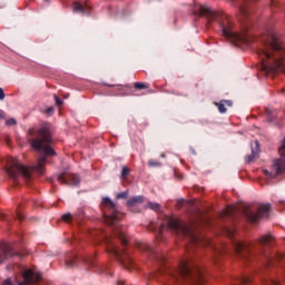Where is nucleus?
I'll return each instance as SVG.
<instances>
[{"label": "nucleus", "mask_w": 285, "mask_h": 285, "mask_svg": "<svg viewBox=\"0 0 285 285\" xmlns=\"http://www.w3.org/2000/svg\"><path fill=\"white\" fill-rule=\"evenodd\" d=\"M194 14L197 17H206L208 23L218 21L223 28L224 37L229 39L232 43H235V46H239V43H248V32L246 30L240 33L233 31V21H230V18L224 11H214L204 4H196L194 8Z\"/></svg>", "instance_id": "f257e3e1"}, {"label": "nucleus", "mask_w": 285, "mask_h": 285, "mask_svg": "<svg viewBox=\"0 0 285 285\" xmlns=\"http://www.w3.org/2000/svg\"><path fill=\"white\" fill-rule=\"evenodd\" d=\"M263 58L262 66L266 72H285V49L279 45L275 33H271L264 42V48L258 50Z\"/></svg>", "instance_id": "f03ea898"}, {"label": "nucleus", "mask_w": 285, "mask_h": 285, "mask_svg": "<svg viewBox=\"0 0 285 285\" xmlns=\"http://www.w3.org/2000/svg\"><path fill=\"white\" fill-rule=\"evenodd\" d=\"M29 135L37 138L31 139V148L37 150V153H43L46 157H55L57 153L52 149V134L50 132V126L43 125L40 128L29 129Z\"/></svg>", "instance_id": "7ed1b4c3"}, {"label": "nucleus", "mask_w": 285, "mask_h": 285, "mask_svg": "<svg viewBox=\"0 0 285 285\" xmlns=\"http://www.w3.org/2000/svg\"><path fill=\"white\" fill-rule=\"evenodd\" d=\"M47 158L46 156L40 157L38 164L33 167H28L21 163L17 158L8 157L6 171L12 179H17L19 175H22L26 179H30L32 171L39 173V175H43V168L46 166Z\"/></svg>", "instance_id": "20e7f679"}, {"label": "nucleus", "mask_w": 285, "mask_h": 285, "mask_svg": "<svg viewBox=\"0 0 285 285\" xmlns=\"http://www.w3.org/2000/svg\"><path fill=\"white\" fill-rule=\"evenodd\" d=\"M191 261L189 258H185L180 261L177 269H170L168 272L169 277H171L173 282H179L180 279H196L197 285L204 284V273L199 267H195L193 271L190 268Z\"/></svg>", "instance_id": "39448f33"}, {"label": "nucleus", "mask_w": 285, "mask_h": 285, "mask_svg": "<svg viewBox=\"0 0 285 285\" xmlns=\"http://www.w3.org/2000/svg\"><path fill=\"white\" fill-rule=\"evenodd\" d=\"M167 228L171 230V233H177L185 235V237H189L191 243L198 246H208L210 244V240H207V243H202V238L195 234V226L193 224L188 225L183 220L170 217L167 222Z\"/></svg>", "instance_id": "423d86ee"}, {"label": "nucleus", "mask_w": 285, "mask_h": 285, "mask_svg": "<svg viewBox=\"0 0 285 285\" xmlns=\"http://www.w3.org/2000/svg\"><path fill=\"white\" fill-rule=\"evenodd\" d=\"M104 210H109L111 214H105V223L108 226H115L119 219L124 217L122 213L117 212V205H115L110 198L106 197L102 199Z\"/></svg>", "instance_id": "0eeeda50"}, {"label": "nucleus", "mask_w": 285, "mask_h": 285, "mask_svg": "<svg viewBox=\"0 0 285 285\" xmlns=\"http://www.w3.org/2000/svg\"><path fill=\"white\" fill-rule=\"evenodd\" d=\"M108 253H111L127 268V271H132L135 268V264L132 263V258L128 253L120 252L117 245H111L108 247Z\"/></svg>", "instance_id": "6e6552de"}, {"label": "nucleus", "mask_w": 285, "mask_h": 285, "mask_svg": "<svg viewBox=\"0 0 285 285\" xmlns=\"http://www.w3.org/2000/svg\"><path fill=\"white\" fill-rule=\"evenodd\" d=\"M23 282L22 283H12L10 278L3 281L2 285H23V284H35L36 282H40L41 274L35 273L32 269H26L22 274Z\"/></svg>", "instance_id": "1a4fd4ad"}, {"label": "nucleus", "mask_w": 285, "mask_h": 285, "mask_svg": "<svg viewBox=\"0 0 285 285\" xmlns=\"http://www.w3.org/2000/svg\"><path fill=\"white\" fill-rule=\"evenodd\" d=\"M268 213H271V204L261 205L256 213L247 212L246 216L248 222L252 224H255L256 222H259V219H264L268 217Z\"/></svg>", "instance_id": "9d476101"}, {"label": "nucleus", "mask_w": 285, "mask_h": 285, "mask_svg": "<svg viewBox=\"0 0 285 285\" xmlns=\"http://www.w3.org/2000/svg\"><path fill=\"white\" fill-rule=\"evenodd\" d=\"M235 253L238 257L248 259V257H253V244L248 242H236Z\"/></svg>", "instance_id": "9b49d317"}, {"label": "nucleus", "mask_w": 285, "mask_h": 285, "mask_svg": "<svg viewBox=\"0 0 285 285\" xmlns=\"http://www.w3.org/2000/svg\"><path fill=\"white\" fill-rule=\"evenodd\" d=\"M109 88H114V92L118 97H130L132 96V87L130 85H109Z\"/></svg>", "instance_id": "f8f14e48"}, {"label": "nucleus", "mask_w": 285, "mask_h": 285, "mask_svg": "<svg viewBox=\"0 0 285 285\" xmlns=\"http://www.w3.org/2000/svg\"><path fill=\"white\" fill-rule=\"evenodd\" d=\"M58 181H60V184H69L70 186H77L80 180L79 176L70 173H65L58 177Z\"/></svg>", "instance_id": "ddd939ff"}, {"label": "nucleus", "mask_w": 285, "mask_h": 285, "mask_svg": "<svg viewBox=\"0 0 285 285\" xmlns=\"http://www.w3.org/2000/svg\"><path fill=\"white\" fill-rule=\"evenodd\" d=\"M114 237H118L122 246H128V235H126V233L121 232L119 228L115 230Z\"/></svg>", "instance_id": "4468645a"}, {"label": "nucleus", "mask_w": 285, "mask_h": 285, "mask_svg": "<svg viewBox=\"0 0 285 285\" xmlns=\"http://www.w3.org/2000/svg\"><path fill=\"white\" fill-rule=\"evenodd\" d=\"M261 246H273V242H275V237L272 235H265L259 238Z\"/></svg>", "instance_id": "2eb2a0df"}, {"label": "nucleus", "mask_w": 285, "mask_h": 285, "mask_svg": "<svg viewBox=\"0 0 285 285\" xmlns=\"http://www.w3.org/2000/svg\"><path fill=\"white\" fill-rule=\"evenodd\" d=\"M135 90H147V92H153L150 90V83L148 82H134Z\"/></svg>", "instance_id": "dca6fc26"}, {"label": "nucleus", "mask_w": 285, "mask_h": 285, "mask_svg": "<svg viewBox=\"0 0 285 285\" xmlns=\"http://www.w3.org/2000/svg\"><path fill=\"white\" fill-rule=\"evenodd\" d=\"M137 204H144V196H136L127 202V206H137Z\"/></svg>", "instance_id": "f3484780"}, {"label": "nucleus", "mask_w": 285, "mask_h": 285, "mask_svg": "<svg viewBox=\"0 0 285 285\" xmlns=\"http://www.w3.org/2000/svg\"><path fill=\"white\" fill-rule=\"evenodd\" d=\"M10 255V247L8 246H2L0 248V264L4 261L8 259V256Z\"/></svg>", "instance_id": "a211bd4d"}, {"label": "nucleus", "mask_w": 285, "mask_h": 285, "mask_svg": "<svg viewBox=\"0 0 285 285\" xmlns=\"http://www.w3.org/2000/svg\"><path fill=\"white\" fill-rule=\"evenodd\" d=\"M226 105L233 106V102H230V100H222L219 104H216L219 112L222 114L226 112Z\"/></svg>", "instance_id": "6ab92c4d"}, {"label": "nucleus", "mask_w": 285, "mask_h": 285, "mask_svg": "<svg viewBox=\"0 0 285 285\" xmlns=\"http://www.w3.org/2000/svg\"><path fill=\"white\" fill-rule=\"evenodd\" d=\"M233 215H235V206H227L222 212L223 217H233Z\"/></svg>", "instance_id": "aec40b11"}, {"label": "nucleus", "mask_w": 285, "mask_h": 285, "mask_svg": "<svg viewBox=\"0 0 285 285\" xmlns=\"http://www.w3.org/2000/svg\"><path fill=\"white\" fill-rule=\"evenodd\" d=\"M73 12H83V6H81V2L73 3Z\"/></svg>", "instance_id": "412c9836"}, {"label": "nucleus", "mask_w": 285, "mask_h": 285, "mask_svg": "<svg viewBox=\"0 0 285 285\" xmlns=\"http://www.w3.org/2000/svg\"><path fill=\"white\" fill-rule=\"evenodd\" d=\"M62 222H71L72 220V214H63L61 216Z\"/></svg>", "instance_id": "4be33fe9"}, {"label": "nucleus", "mask_w": 285, "mask_h": 285, "mask_svg": "<svg viewBox=\"0 0 285 285\" xmlns=\"http://www.w3.org/2000/svg\"><path fill=\"white\" fill-rule=\"evenodd\" d=\"M128 175H130V169H128V167H124L121 171L122 179H126Z\"/></svg>", "instance_id": "5701e85b"}, {"label": "nucleus", "mask_w": 285, "mask_h": 285, "mask_svg": "<svg viewBox=\"0 0 285 285\" xmlns=\"http://www.w3.org/2000/svg\"><path fill=\"white\" fill-rule=\"evenodd\" d=\"M240 14H243V17H248V7L247 6L240 7Z\"/></svg>", "instance_id": "b1692460"}, {"label": "nucleus", "mask_w": 285, "mask_h": 285, "mask_svg": "<svg viewBox=\"0 0 285 285\" xmlns=\"http://www.w3.org/2000/svg\"><path fill=\"white\" fill-rule=\"evenodd\" d=\"M148 208H150L151 210H159V204L157 203H149L148 204Z\"/></svg>", "instance_id": "393cba45"}, {"label": "nucleus", "mask_w": 285, "mask_h": 285, "mask_svg": "<svg viewBox=\"0 0 285 285\" xmlns=\"http://www.w3.org/2000/svg\"><path fill=\"white\" fill-rule=\"evenodd\" d=\"M126 197H128V191L119 193L116 196L117 199H126Z\"/></svg>", "instance_id": "a878e982"}, {"label": "nucleus", "mask_w": 285, "mask_h": 285, "mask_svg": "<svg viewBox=\"0 0 285 285\" xmlns=\"http://www.w3.org/2000/svg\"><path fill=\"white\" fill-rule=\"evenodd\" d=\"M242 282H243V284H250V282H253V277H250V276H244V277L242 278Z\"/></svg>", "instance_id": "bb28decb"}, {"label": "nucleus", "mask_w": 285, "mask_h": 285, "mask_svg": "<svg viewBox=\"0 0 285 285\" xmlns=\"http://www.w3.org/2000/svg\"><path fill=\"white\" fill-rule=\"evenodd\" d=\"M7 126H17V120L14 118H10L6 121Z\"/></svg>", "instance_id": "cd10ccee"}, {"label": "nucleus", "mask_w": 285, "mask_h": 285, "mask_svg": "<svg viewBox=\"0 0 285 285\" xmlns=\"http://www.w3.org/2000/svg\"><path fill=\"white\" fill-rule=\"evenodd\" d=\"M6 99V94L3 92V89L0 88V101H3Z\"/></svg>", "instance_id": "c85d7f7f"}, {"label": "nucleus", "mask_w": 285, "mask_h": 285, "mask_svg": "<svg viewBox=\"0 0 285 285\" xmlns=\"http://www.w3.org/2000/svg\"><path fill=\"white\" fill-rule=\"evenodd\" d=\"M263 173H264V175H266V177H269V179H273V177H275V176H273V174L268 173V170H266V169H264Z\"/></svg>", "instance_id": "c756f323"}, {"label": "nucleus", "mask_w": 285, "mask_h": 285, "mask_svg": "<svg viewBox=\"0 0 285 285\" xmlns=\"http://www.w3.org/2000/svg\"><path fill=\"white\" fill-rule=\"evenodd\" d=\"M55 99H56L57 106H61V104H63V101H61V99H59L57 96H55Z\"/></svg>", "instance_id": "7c9ffc66"}, {"label": "nucleus", "mask_w": 285, "mask_h": 285, "mask_svg": "<svg viewBox=\"0 0 285 285\" xmlns=\"http://www.w3.org/2000/svg\"><path fill=\"white\" fill-rule=\"evenodd\" d=\"M269 285H281V284H279V282H277V281H271V282H269Z\"/></svg>", "instance_id": "2f4dec72"}, {"label": "nucleus", "mask_w": 285, "mask_h": 285, "mask_svg": "<svg viewBox=\"0 0 285 285\" xmlns=\"http://www.w3.org/2000/svg\"><path fill=\"white\" fill-rule=\"evenodd\" d=\"M149 166H157L156 163L149 161Z\"/></svg>", "instance_id": "473e14b6"}, {"label": "nucleus", "mask_w": 285, "mask_h": 285, "mask_svg": "<svg viewBox=\"0 0 285 285\" xmlns=\"http://www.w3.org/2000/svg\"><path fill=\"white\" fill-rule=\"evenodd\" d=\"M47 112H52V108H49V109L47 110Z\"/></svg>", "instance_id": "72a5a7b5"}, {"label": "nucleus", "mask_w": 285, "mask_h": 285, "mask_svg": "<svg viewBox=\"0 0 285 285\" xmlns=\"http://www.w3.org/2000/svg\"><path fill=\"white\" fill-rule=\"evenodd\" d=\"M229 237H233V234H229Z\"/></svg>", "instance_id": "f704fd0d"}]
</instances>
